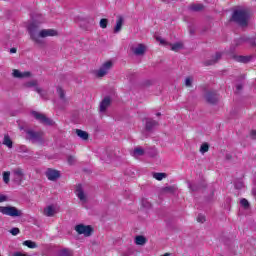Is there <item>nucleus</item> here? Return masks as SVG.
<instances>
[{"instance_id":"35","label":"nucleus","mask_w":256,"mask_h":256,"mask_svg":"<svg viewBox=\"0 0 256 256\" xmlns=\"http://www.w3.org/2000/svg\"><path fill=\"white\" fill-rule=\"evenodd\" d=\"M108 23H109V20H107L105 18H102L100 20V27H101V29H107Z\"/></svg>"},{"instance_id":"16","label":"nucleus","mask_w":256,"mask_h":256,"mask_svg":"<svg viewBox=\"0 0 256 256\" xmlns=\"http://www.w3.org/2000/svg\"><path fill=\"white\" fill-rule=\"evenodd\" d=\"M219 59H221V53L217 52L215 56L212 57V59L206 60L204 62V65H206V67H209V65H215V63H217Z\"/></svg>"},{"instance_id":"2","label":"nucleus","mask_w":256,"mask_h":256,"mask_svg":"<svg viewBox=\"0 0 256 256\" xmlns=\"http://www.w3.org/2000/svg\"><path fill=\"white\" fill-rule=\"evenodd\" d=\"M231 21L240 25V27H247L249 25V12L247 10H235L232 14Z\"/></svg>"},{"instance_id":"12","label":"nucleus","mask_w":256,"mask_h":256,"mask_svg":"<svg viewBox=\"0 0 256 256\" xmlns=\"http://www.w3.org/2000/svg\"><path fill=\"white\" fill-rule=\"evenodd\" d=\"M109 105H111V97L106 96V97L100 102V111H101V113H105V111H107Z\"/></svg>"},{"instance_id":"21","label":"nucleus","mask_w":256,"mask_h":256,"mask_svg":"<svg viewBox=\"0 0 256 256\" xmlns=\"http://www.w3.org/2000/svg\"><path fill=\"white\" fill-rule=\"evenodd\" d=\"M44 215H46V217H53V215H55V208L53 206H47L44 209Z\"/></svg>"},{"instance_id":"15","label":"nucleus","mask_w":256,"mask_h":256,"mask_svg":"<svg viewBox=\"0 0 256 256\" xmlns=\"http://www.w3.org/2000/svg\"><path fill=\"white\" fill-rule=\"evenodd\" d=\"M158 126H159V122L153 119L146 120V125H145L146 131H153V129H155V127H158Z\"/></svg>"},{"instance_id":"17","label":"nucleus","mask_w":256,"mask_h":256,"mask_svg":"<svg viewBox=\"0 0 256 256\" xmlns=\"http://www.w3.org/2000/svg\"><path fill=\"white\" fill-rule=\"evenodd\" d=\"M123 16H118L116 21V25L114 27V33H120L121 29H123Z\"/></svg>"},{"instance_id":"36","label":"nucleus","mask_w":256,"mask_h":256,"mask_svg":"<svg viewBox=\"0 0 256 256\" xmlns=\"http://www.w3.org/2000/svg\"><path fill=\"white\" fill-rule=\"evenodd\" d=\"M67 161L68 165H75V163H77V158H75V156H68Z\"/></svg>"},{"instance_id":"3","label":"nucleus","mask_w":256,"mask_h":256,"mask_svg":"<svg viewBox=\"0 0 256 256\" xmlns=\"http://www.w3.org/2000/svg\"><path fill=\"white\" fill-rule=\"evenodd\" d=\"M27 141H31V143H38V145H43L45 143V132L42 130L35 131L33 129L25 130Z\"/></svg>"},{"instance_id":"28","label":"nucleus","mask_w":256,"mask_h":256,"mask_svg":"<svg viewBox=\"0 0 256 256\" xmlns=\"http://www.w3.org/2000/svg\"><path fill=\"white\" fill-rule=\"evenodd\" d=\"M180 49H183V43L177 42L171 45V51H180Z\"/></svg>"},{"instance_id":"34","label":"nucleus","mask_w":256,"mask_h":256,"mask_svg":"<svg viewBox=\"0 0 256 256\" xmlns=\"http://www.w3.org/2000/svg\"><path fill=\"white\" fill-rule=\"evenodd\" d=\"M164 193H175V186H166L163 188Z\"/></svg>"},{"instance_id":"8","label":"nucleus","mask_w":256,"mask_h":256,"mask_svg":"<svg viewBox=\"0 0 256 256\" xmlns=\"http://www.w3.org/2000/svg\"><path fill=\"white\" fill-rule=\"evenodd\" d=\"M37 85H38L37 80H31L26 82L24 84V87H26L27 89L31 87H35L36 93H39L40 97H42V99H45V95H47V93L43 89L39 88Z\"/></svg>"},{"instance_id":"41","label":"nucleus","mask_w":256,"mask_h":256,"mask_svg":"<svg viewBox=\"0 0 256 256\" xmlns=\"http://www.w3.org/2000/svg\"><path fill=\"white\" fill-rule=\"evenodd\" d=\"M61 255L62 256H71V250L63 249V250H61Z\"/></svg>"},{"instance_id":"1","label":"nucleus","mask_w":256,"mask_h":256,"mask_svg":"<svg viewBox=\"0 0 256 256\" xmlns=\"http://www.w3.org/2000/svg\"><path fill=\"white\" fill-rule=\"evenodd\" d=\"M28 33L32 41L41 44V39H45L46 37H57L59 32L55 29H43L39 31V24L33 22L28 26Z\"/></svg>"},{"instance_id":"19","label":"nucleus","mask_w":256,"mask_h":256,"mask_svg":"<svg viewBox=\"0 0 256 256\" xmlns=\"http://www.w3.org/2000/svg\"><path fill=\"white\" fill-rule=\"evenodd\" d=\"M3 145L8 147V149H13V141L11 140V137L8 134L4 136Z\"/></svg>"},{"instance_id":"9","label":"nucleus","mask_w":256,"mask_h":256,"mask_svg":"<svg viewBox=\"0 0 256 256\" xmlns=\"http://www.w3.org/2000/svg\"><path fill=\"white\" fill-rule=\"evenodd\" d=\"M130 49L137 57H141L145 55L147 46L145 44H137V46H131Z\"/></svg>"},{"instance_id":"48","label":"nucleus","mask_w":256,"mask_h":256,"mask_svg":"<svg viewBox=\"0 0 256 256\" xmlns=\"http://www.w3.org/2000/svg\"><path fill=\"white\" fill-rule=\"evenodd\" d=\"M10 53H17V48H11Z\"/></svg>"},{"instance_id":"42","label":"nucleus","mask_w":256,"mask_h":256,"mask_svg":"<svg viewBox=\"0 0 256 256\" xmlns=\"http://www.w3.org/2000/svg\"><path fill=\"white\" fill-rule=\"evenodd\" d=\"M191 85H193V80H191V78H186L185 79V86L186 87H191Z\"/></svg>"},{"instance_id":"7","label":"nucleus","mask_w":256,"mask_h":256,"mask_svg":"<svg viewBox=\"0 0 256 256\" xmlns=\"http://www.w3.org/2000/svg\"><path fill=\"white\" fill-rule=\"evenodd\" d=\"M113 67V62L107 61L95 72L96 77H105L109 71H111V68Z\"/></svg>"},{"instance_id":"45","label":"nucleus","mask_w":256,"mask_h":256,"mask_svg":"<svg viewBox=\"0 0 256 256\" xmlns=\"http://www.w3.org/2000/svg\"><path fill=\"white\" fill-rule=\"evenodd\" d=\"M250 138H252L253 140L256 139V130H251L250 131Z\"/></svg>"},{"instance_id":"18","label":"nucleus","mask_w":256,"mask_h":256,"mask_svg":"<svg viewBox=\"0 0 256 256\" xmlns=\"http://www.w3.org/2000/svg\"><path fill=\"white\" fill-rule=\"evenodd\" d=\"M76 135H78L80 139H83V141H87L89 139V133L81 129H76Z\"/></svg>"},{"instance_id":"14","label":"nucleus","mask_w":256,"mask_h":256,"mask_svg":"<svg viewBox=\"0 0 256 256\" xmlns=\"http://www.w3.org/2000/svg\"><path fill=\"white\" fill-rule=\"evenodd\" d=\"M12 75L16 79H25L27 77H31V72H21L17 69H14Z\"/></svg>"},{"instance_id":"47","label":"nucleus","mask_w":256,"mask_h":256,"mask_svg":"<svg viewBox=\"0 0 256 256\" xmlns=\"http://www.w3.org/2000/svg\"><path fill=\"white\" fill-rule=\"evenodd\" d=\"M236 89H237V91H241V89H243V85L242 84H238L236 86Z\"/></svg>"},{"instance_id":"26","label":"nucleus","mask_w":256,"mask_h":256,"mask_svg":"<svg viewBox=\"0 0 256 256\" xmlns=\"http://www.w3.org/2000/svg\"><path fill=\"white\" fill-rule=\"evenodd\" d=\"M135 243L136 245H145V243H147V238L144 236H136Z\"/></svg>"},{"instance_id":"24","label":"nucleus","mask_w":256,"mask_h":256,"mask_svg":"<svg viewBox=\"0 0 256 256\" xmlns=\"http://www.w3.org/2000/svg\"><path fill=\"white\" fill-rule=\"evenodd\" d=\"M22 244L29 249H37V243H35L34 241L26 240Z\"/></svg>"},{"instance_id":"44","label":"nucleus","mask_w":256,"mask_h":256,"mask_svg":"<svg viewBox=\"0 0 256 256\" xmlns=\"http://www.w3.org/2000/svg\"><path fill=\"white\" fill-rule=\"evenodd\" d=\"M197 221L198 223H205V217L203 215H198Z\"/></svg>"},{"instance_id":"43","label":"nucleus","mask_w":256,"mask_h":256,"mask_svg":"<svg viewBox=\"0 0 256 256\" xmlns=\"http://www.w3.org/2000/svg\"><path fill=\"white\" fill-rule=\"evenodd\" d=\"M10 233H11V235H19L20 230H19V228H12L10 230Z\"/></svg>"},{"instance_id":"53","label":"nucleus","mask_w":256,"mask_h":256,"mask_svg":"<svg viewBox=\"0 0 256 256\" xmlns=\"http://www.w3.org/2000/svg\"><path fill=\"white\" fill-rule=\"evenodd\" d=\"M190 33H194L193 30H190Z\"/></svg>"},{"instance_id":"38","label":"nucleus","mask_w":256,"mask_h":256,"mask_svg":"<svg viewBox=\"0 0 256 256\" xmlns=\"http://www.w3.org/2000/svg\"><path fill=\"white\" fill-rule=\"evenodd\" d=\"M11 177V172H4L3 173V181L4 183H9V178Z\"/></svg>"},{"instance_id":"30","label":"nucleus","mask_w":256,"mask_h":256,"mask_svg":"<svg viewBox=\"0 0 256 256\" xmlns=\"http://www.w3.org/2000/svg\"><path fill=\"white\" fill-rule=\"evenodd\" d=\"M236 61L239 63H249L250 59L247 56H238L236 57Z\"/></svg>"},{"instance_id":"49","label":"nucleus","mask_w":256,"mask_h":256,"mask_svg":"<svg viewBox=\"0 0 256 256\" xmlns=\"http://www.w3.org/2000/svg\"><path fill=\"white\" fill-rule=\"evenodd\" d=\"M232 158H233V156H231L230 154L226 155V159L231 160Z\"/></svg>"},{"instance_id":"20","label":"nucleus","mask_w":256,"mask_h":256,"mask_svg":"<svg viewBox=\"0 0 256 256\" xmlns=\"http://www.w3.org/2000/svg\"><path fill=\"white\" fill-rule=\"evenodd\" d=\"M101 159H102V161H106L107 163H109V161H111V159H113V153L109 152V151H105L101 155Z\"/></svg>"},{"instance_id":"5","label":"nucleus","mask_w":256,"mask_h":256,"mask_svg":"<svg viewBox=\"0 0 256 256\" xmlns=\"http://www.w3.org/2000/svg\"><path fill=\"white\" fill-rule=\"evenodd\" d=\"M74 229L78 235H84V237H91L93 233V227L89 225L78 224Z\"/></svg>"},{"instance_id":"40","label":"nucleus","mask_w":256,"mask_h":256,"mask_svg":"<svg viewBox=\"0 0 256 256\" xmlns=\"http://www.w3.org/2000/svg\"><path fill=\"white\" fill-rule=\"evenodd\" d=\"M5 201H9V197L0 193V203H5Z\"/></svg>"},{"instance_id":"51","label":"nucleus","mask_w":256,"mask_h":256,"mask_svg":"<svg viewBox=\"0 0 256 256\" xmlns=\"http://www.w3.org/2000/svg\"><path fill=\"white\" fill-rule=\"evenodd\" d=\"M163 3H169V0H161Z\"/></svg>"},{"instance_id":"31","label":"nucleus","mask_w":256,"mask_h":256,"mask_svg":"<svg viewBox=\"0 0 256 256\" xmlns=\"http://www.w3.org/2000/svg\"><path fill=\"white\" fill-rule=\"evenodd\" d=\"M207 151H209V144L207 143H203L200 147V153L205 154L207 153Z\"/></svg>"},{"instance_id":"10","label":"nucleus","mask_w":256,"mask_h":256,"mask_svg":"<svg viewBox=\"0 0 256 256\" xmlns=\"http://www.w3.org/2000/svg\"><path fill=\"white\" fill-rule=\"evenodd\" d=\"M205 99L210 105H215L217 101H219V95L216 91H208L205 95Z\"/></svg>"},{"instance_id":"29","label":"nucleus","mask_w":256,"mask_h":256,"mask_svg":"<svg viewBox=\"0 0 256 256\" xmlns=\"http://www.w3.org/2000/svg\"><path fill=\"white\" fill-rule=\"evenodd\" d=\"M190 11H202L203 5L202 4H192L189 6Z\"/></svg>"},{"instance_id":"4","label":"nucleus","mask_w":256,"mask_h":256,"mask_svg":"<svg viewBox=\"0 0 256 256\" xmlns=\"http://www.w3.org/2000/svg\"><path fill=\"white\" fill-rule=\"evenodd\" d=\"M0 213L8 215V217H23V211L14 206H0Z\"/></svg>"},{"instance_id":"6","label":"nucleus","mask_w":256,"mask_h":256,"mask_svg":"<svg viewBox=\"0 0 256 256\" xmlns=\"http://www.w3.org/2000/svg\"><path fill=\"white\" fill-rule=\"evenodd\" d=\"M32 115L37 121H39L43 125H49L50 127H53V125H55V122L50 118H48L47 116H45V114H41L37 111H33Z\"/></svg>"},{"instance_id":"50","label":"nucleus","mask_w":256,"mask_h":256,"mask_svg":"<svg viewBox=\"0 0 256 256\" xmlns=\"http://www.w3.org/2000/svg\"><path fill=\"white\" fill-rule=\"evenodd\" d=\"M157 41H160V43H165V41L164 40H162L161 38H157Z\"/></svg>"},{"instance_id":"37","label":"nucleus","mask_w":256,"mask_h":256,"mask_svg":"<svg viewBox=\"0 0 256 256\" xmlns=\"http://www.w3.org/2000/svg\"><path fill=\"white\" fill-rule=\"evenodd\" d=\"M240 204L242 205V207L244 209H249V201L247 199H245V198L241 199Z\"/></svg>"},{"instance_id":"33","label":"nucleus","mask_w":256,"mask_h":256,"mask_svg":"<svg viewBox=\"0 0 256 256\" xmlns=\"http://www.w3.org/2000/svg\"><path fill=\"white\" fill-rule=\"evenodd\" d=\"M188 187L190 189V191H199L201 189V187L198 185V184H191V183H188Z\"/></svg>"},{"instance_id":"13","label":"nucleus","mask_w":256,"mask_h":256,"mask_svg":"<svg viewBox=\"0 0 256 256\" xmlns=\"http://www.w3.org/2000/svg\"><path fill=\"white\" fill-rule=\"evenodd\" d=\"M76 196L83 203H87V196L85 195V192L83 191V188L81 187V184H79L76 188Z\"/></svg>"},{"instance_id":"11","label":"nucleus","mask_w":256,"mask_h":256,"mask_svg":"<svg viewBox=\"0 0 256 256\" xmlns=\"http://www.w3.org/2000/svg\"><path fill=\"white\" fill-rule=\"evenodd\" d=\"M46 177L49 181H57L61 177L59 170L48 168L46 171Z\"/></svg>"},{"instance_id":"46","label":"nucleus","mask_w":256,"mask_h":256,"mask_svg":"<svg viewBox=\"0 0 256 256\" xmlns=\"http://www.w3.org/2000/svg\"><path fill=\"white\" fill-rule=\"evenodd\" d=\"M235 187H236V189L243 188V182H239V183L235 184Z\"/></svg>"},{"instance_id":"39","label":"nucleus","mask_w":256,"mask_h":256,"mask_svg":"<svg viewBox=\"0 0 256 256\" xmlns=\"http://www.w3.org/2000/svg\"><path fill=\"white\" fill-rule=\"evenodd\" d=\"M142 207H144L145 209H150L151 203L147 201V199H142Z\"/></svg>"},{"instance_id":"27","label":"nucleus","mask_w":256,"mask_h":256,"mask_svg":"<svg viewBox=\"0 0 256 256\" xmlns=\"http://www.w3.org/2000/svg\"><path fill=\"white\" fill-rule=\"evenodd\" d=\"M165 177H167L166 173L156 172L153 174V178L156 179L157 181H163V179H165Z\"/></svg>"},{"instance_id":"22","label":"nucleus","mask_w":256,"mask_h":256,"mask_svg":"<svg viewBox=\"0 0 256 256\" xmlns=\"http://www.w3.org/2000/svg\"><path fill=\"white\" fill-rule=\"evenodd\" d=\"M57 93L62 103H67V98H65V90H63L61 87H57Z\"/></svg>"},{"instance_id":"32","label":"nucleus","mask_w":256,"mask_h":256,"mask_svg":"<svg viewBox=\"0 0 256 256\" xmlns=\"http://www.w3.org/2000/svg\"><path fill=\"white\" fill-rule=\"evenodd\" d=\"M14 175H16V177H18L19 179H23V169L21 168H17L14 170Z\"/></svg>"},{"instance_id":"23","label":"nucleus","mask_w":256,"mask_h":256,"mask_svg":"<svg viewBox=\"0 0 256 256\" xmlns=\"http://www.w3.org/2000/svg\"><path fill=\"white\" fill-rule=\"evenodd\" d=\"M132 155L133 157H143V155H145V150L141 147L135 148Z\"/></svg>"},{"instance_id":"25","label":"nucleus","mask_w":256,"mask_h":256,"mask_svg":"<svg viewBox=\"0 0 256 256\" xmlns=\"http://www.w3.org/2000/svg\"><path fill=\"white\" fill-rule=\"evenodd\" d=\"M239 41L240 43H250L252 47H255V39L253 38L241 37Z\"/></svg>"},{"instance_id":"52","label":"nucleus","mask_w":256,"mask_h":256,"mask_svg":"<svg viewBox=\"0 0 256 256\" xmlns=\"http://www.w3.org/2000/svg\"><path fill=\"white\" fill-rule=\"evenodd\" d=\"M157 117H161V112L156 113Z\"/></svg>"}]
</instances>
